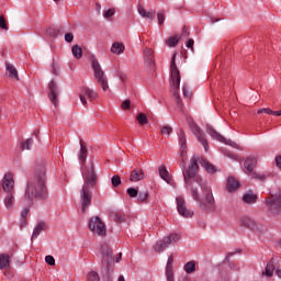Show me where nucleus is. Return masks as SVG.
<instances>
[{
  "instance_id": "f257e3e1",
  "label": "nucleus",
  "mask_w": 281,
  "mask_h": 281,
  "mask_svg": "<svg viewBox=\"0 0 281 281\" xmlns=\"http://www.w3.org/2000/svg\"><path fill=\"white\" fill-rule=\"evenodd\" d=\"M179 135V145H180V157L182 160V175L184 179L186 186H192V179L193 181H196V183L200 186L202 192L205 193V196L201 199V195L199 194V190L196 188H191V196L193 200H195L199 204L200 210H203V212H216V200H214V194L212 193V188L207 186V181H203V179L196 177V172H199V159L196 157H193L191 159V164L189 168L186 170V157H188V139L186 138V132L183 130H180Z\"/></svg>"
},
{
  "instance_id": "f03ea898",
  "label": "nucleus",
  "mask_w": 281,
  "mask_h": 281,
  "mask_svg": "<svg viewBox=\"0 0 281 281\" xmlns=\"http://www.w3.org/2000/svg\"><path fill=\"white\" fill-rule=\"evenodd\" d=\"M49 199V191L47 190V176L45 169L36 171L33 178L27 182L24 201L32 205L34 201H47Z\"/></svg>"
},
{
  "instance_id": "7ed1b4c3",
  "label": "nucleus",
  "mask_w": 281,
  "mask_h": 281,
  "mask_svg": "<svg viewBox=\"0 0 281 281\" xmlns=\"http://www.w3.org/2000/svg\"><path fill=\"white\" fill-rule=\"evenodd\" d=\"M95 186H98V175L95 173V167L91 164L83 173V186L80 190L81 212H87V207L91 205L93 199L91 190Z\"/></svg>"
},
{
  "instance_id": "20e7f679",
  "label": "nucleus",
  "mask_w": 281,
  "mask_h": 281,
  "mask_svg": "<svg viewBox=\"0 0 281 281\" xmlns=\"http://www.w3.org/2000/svg\"><path fill=\"white\" fill-rule=\"evenodd\" d=\"M177 54L175 53L171 57V64H170V87H171V93L173 98H176V102L178 106H183V103L181 102V97L179 95V87L181 85V75L179 72V68L177 67L176 63Z\"/></svg>"
},
{
  "instance_id": "39448f33",
  "label": "nucleus",
  "mask_w": 281,
  "mask_h": 281,
  "mask_svg": "<svg viewBox=\"0 0 281 281\" xmlns=\"http://www.w3.org/2000/svg\"><path fill=\"white\" fill-rule=\"evenodd\" d=\"M91 67L93 69L94 78L102 91H109V78H106V74H104L100 61H98L95 57L91 59Z\"/></svg>"
},
{
  "instance_id": "423d86ee",
  "label": "nucleus",
  "mask_w": 281,
  "mask_h": 281,
  "mask_svg": "<svg viewBox=\"0 0 281 281\" xmlns=\"http://www.w3.org/2000/svg\"><path fill=\"white\" fill-rule=\"evenodd\" d=\"M179 240H181V235L177 233H171L170 235L164 237L154 245V251H156L157 254H161V251L168 249L170 245H176V243H179Z\"/></svg>"
},
{
  "instance_id": "0eeeda50",
  "label": "nucleus",
  "mask_w": 281,
  "mask_h": 281,
  "mask_svg": "<svg viewBox=\"0 0 281 281\" xmlns=\"http://www.w3.org/2000/svg\"><path fill=\"white\" fill-rule=\"evenodd\" d=\"M89 229L92 234H97V236H105L106 235V225L99 216H93L89 220Z\"/></svg>"
},
{
  "instance_id": "6e6552de",
  "label": "nucleus",
  "mask_w": 281,
  "mask_h": 281,
  "mask_svg": "<svg viewBox=\"0 0 281 281\" xmlns=\"http://www.w3.org/2000/svg\"><path fill=\"white\" fill-rule=\"evenodd\" d=\"M190 130L192 131L193 135L196 139L202 144L205 153H207L210 146L207 145V139L205 138V133L201 131V127L196 125L194 122H189Z\"/></svg>"
},
{
  "instance_id": "1a4fd4ad",
  "label": "nucleus",
  "mask_w": 281,
  "mask_h": 281,
  "mask_svg": "<svg viewBox=\"0 0 281 281\" xmlns=\"http://www.w3.org/2000/svg\"><path fill=\"white\" fill-rule=\"evenodd\" d=\"M177 202V210L180 216H183V218H192L194 216V212L188 210V206H186V200L183 196L179 195L176 198Z\"/></svg>"
},
{
  "instance_id": "9d476101",
  "label": "nucleus",
  "mask_w": 281,
  "mask_h": 281,
  "mask_svg": "<svg viewBox=\"0 0 281 281\" xmlns=\"http://www.w3.org/2000/svg\"><path fill=\"white\" fill-rule=\"evenodd\" d=\"M143 58L145 67L150 71V74L155 72V53L150 48H145L143 52Z\"/></svg>"
},
{
  "instance_id": "9b49d317",
  "label": "nucleus",
  "mask_w": 281,
  "mask_h": 281,
  "mask_svg": "<svg viewBox=\"0 0 281 281\" xmlns=\"http://www.w3.org/2000/svg\"><path fill=\"white\" fill-rule=\"evenodd\" d=\"M206 131H207L209 135L212 137V139L222 142V144H226L227 146H232L233 148H238V144H236L229 139L227 140L225 137H223V135L218 134V132H216V130H214V127L207 125Z\"/></svg>"
},
{
  "instance_id": "f8f14e48",
  "label": "nucleus",
  "mask_w": 281,
  "mask_h": 281,
  "mask_svg": "<svg viewBox=\"0 0 281 281\" xmlns=\"http://www.w3.org/2000/svg\"><path fill=\"white\" fill-rule=\"evenodd\" d=\"M48 98L52 104H54V106H58V95H60V90L58 89V85H56V81H50L48 83Z\"/></svg>"
},
{
  "instance_id": "ddd939ff",
  "label": "nucleus",
  "mask_w": 281,
  "mask_h": 281,
  "mask_svg": "<svg viewBox=\"0 0 281 281\" xmlns=\"http://www.w3.org/2000/svg\"><path fill=\"white\" fill-rule=\"evenodd\" d=\"M87 98H89V100H95V98H98V92H95L94 90L83 87L81 88V92L79 93V98H80V102L81 104H83L85 106H87Z\"/></svg>"
},
{
  "instance_id": "4468645a",
  "label": "nucleus",
  "mask_w": 281,
  "mask_h": 281,
  "mask_svg": "<svg viewBox=\"0 0 281 281\" xmlns=\"http://www.w3.org/2000/svg\"><path fill=\"white\" fill-rule=\"evenodd\" d=\"M2 190L7 193L14 192V176L5 173L2 179Z\"/></svg>"
},
{
  "instance_id": "2eb2a0df",
  "label": "nucleus",
  "mask_w": 281,
  "mask_h": 281,
  "mask_svg": "<svg viewBox=\"0 0 281 281\" xmlns=\"http://www.w3.org/2000/svg\"><path fill=\"white\" fill-rule=\"evenodd\" d=\"M175 262V257L170 255L167 260V266H166V278L167 281H175V272L172 270V263Z\"/></svg>"
},
{
  "instance_id": "dca6fc26",
  "label": "nucleus",
  "mask_w": 281,
  "mask_h": 281,
  "mask_svg": "<svg viewBox=\"0 0 281 281\" xmlns=\"http://www.w3.org/2000/svg\"><path fill=\"white\" fill-rule=\"evenodd\" d=\"M240 225H243V227H247L248 229H251L252 232H258V224L251 217H241Z\"/></svg>"
},
{
  "instance_id": "f3484780",
  "label": "nucleus",
  "mask_w": 281,
  "mask_h": 281,
  "mask_svg": "<svg viewBox=\"0 0 281 281\" xmlns=\"http://www.w3.org/2000/svg\"><path fill=\"white\" fill-rule=\"evenodd\" d=\"M256 164H258V160H256V157H248L246 158V160L244 161V168H245V172L247 175H250V172H254V168H256Z\"/></svg>"
},
{
  "instance_id": "a211bd4d",
  "label": "nucleus",
  "mask_w": 281,
  "mask_h": 281,
  "mask_svg": "<svg viewBox=\"0 0 281 281\" xmlns=\"http://www.w3.org/2000/svg\"><path fill=\"white\" fill-rule=\"evenodd\" d=\"M240 188V182H238L234 177H228L226 182V190L228 192H236Z\"/></svg>"
},
{
  "instance_id": "6ab92c4d",
  "label": "nucleus",
  "mask_w": 281,
  "mask_h": 281,
  "mask_svg": "<svg viewBox=\"0 0 281 281\" xmlns=\"http://www.w3.org/2000/svg\"><path fill=\"white\" fill-rule=\"evenodd\" d=\"M244 203H247V205H252L258 201V194L254 193V191H248L243 195Z\"/></svg>"
},
{
  "instance_id": "aec40b11",
  "label": "nucleus",
  "mask_w": 281,
  "mask_h": 281,
  "mask_svg": "<svg viewBox=\"0 0 281 281\" xmlns=\"http://www.w3.org/2000/svg\"><path fill=\"white\" fill-rule=\"evenodd\" d=\"M146 176L144 175V170L142 169H134L131 172L130 181L136 183V181H142Z\"/></svg>"
},
{
  "instance_id": "412c9836",
  "label": "nucleus",
  "mask_w": 281,
  "mask_h": 281,
  "mask_svg": "<svg viewBox=\"0 0 281 281\" xmlns=\"http://www.w3.org/2000/svg\"><path fill=\"white\" fill-rule=\"evenodd\" d=\"M101 254L103 258H106L108 260H113V251L109 247V244L104 243L101 245Z\"/></svg>"
},
{
  "instance_id": "4be33fe9",
  "label": "nucleus",
  "mask_w": 281,
  "mask_h": 281,
  "mask_svg": "<svg viewBox=\"0 0 281 281\" xmlns=\"http://www.w3.org/2000/svg\"><path fill=\"white\" fill-rule=\"evenodd\" d=\"M138 14H140L143 19H148L149 21L155 19V11H146L143 5H138Z\"/></svg>"
},
{
  "instance_id": "5701e85b",
  "label": "nucleus",
  "mask_w": 281,
  "mask_h": 281,
  "mask_svg": "<svg viewBox=\"0 0 281 281\" xmlns=\"http://www.w3.org/2000/svg\"><path fill=\"white\" fill-rule=\"evenodd\" d=\"M44 229H45V222H40L33 229L31 240H36V238L41 236V232H43Z\"/></svg>"
},
{
  "instance_id": "b1692460",
  "label": "nucleus",
  "mask_w": 281,
  "mask_h": 281,
  "mask_svg": "<svg viewBox=\"0 0 281 281\" xmlns=\"http://www.w3.org/2000/svg\"><path fill=\"white\" fill-rule=\"evenodd\" d=\"M4 205L7 210H12V207H14V191L7 193L4 198Z\"/></svg>"
},
{
  "instance_id": "393cba45",
  "label": "nucleus",
  "mask_w": 281,
  "mask_h": 281,
  "mask_svg": "<svg viewBox=\"0 0 281 281\" xmlns=\"http://www.w3.org/2000/svg\"><path fill=\"white\" fill-rule=\"evenodd\" d=\"M200 164H201L202 168H204L206 170V172H211V175H214V172H216V167H214V165L210 164V161H207V159L202 158L200 160Z\"/></svg>"
},
{
  "instance_id": "a878e982",
  "label": "nucleus",
  "mask_w": 281,
  "mask_h": 281,
  "mask_svg": "<svg viewBox=\"0 0 281 281\" xmlns=\"http://www.w3.org/2000/svg\"><path fill=\"white\" fill-rule=\"evenodd\" d=\"M7 71L9 74V78L19 80V71H16V68L13 65L7 64Z\"/></svg>"
},
{
  "instance_id": "bb28decb",
  "label": "nucleus",
  "mask_w": 281,
  "mask_h": 281,
  "mask_svg": "<svg viewBox=\"0 0 281 281\" xmlns=\"http://www.w3.org/2000/svg\"><path fill=\"white\" fill-rule=\"evenodd\" d=\"M103 280L104 281L113 280V270H111V266H109V263H106L105 267L103 268Z\"/></svg>"
},
{
  "instance_id": "cd10ccee",
  "label": "nucleus",
  "mask_w": 281,
  "mask_h": 281,
  "mask_svg": "<svg viewBox=\"0 0 281 281\" xmlns=\"http://www.w3.org/2000/svg\"><path fill=\"white\" fill-rule=\"evenodd\" d=\"M179 41H181V36L173 35L166 40L167 47H177L179 45Z\"/></svg>"
},
{
  "instance_id": "c85d7f7f",
  "label": "nucleus",
  "mask_w": 281,
  "mask_h": 281,
  "mask_svg": "<svg viewBox=\"0 0 281 281\" xmlns=\"http://www.w3.org/2000/svg\"><path fill=\"white\" fill-rule=\"evenodd\" d=\"M111 52L112 54H124V44L120 43V42H115L112 44L111 47Z\"/></svg>"
},
{
  "instance_id": "c756f323",
  "label": "nucleus",
  "mask_w": 281,
  "mask_h": 281,
  "mask_svg": "<svg viewBox=\"0 0 281 281\" xmlns=\"http://www.w3.org/2000/svg\"><path fill=\"white\" fill-rule=\"evenodd\" d=\"M10 267V256L8 255H0V269H8Z\"/></svg>"
},
{
  "instance_id": "7c9ffc66",
  "label": "nucleus",
  "mask_w": 281,
  "mask_h": 281,
  "mask_svg": "<svg viewBox=\"0 0 281 281\" xmlns=\"http://www.w3.org/2000/svg\"><path fill=\"white\" fill-rule=\"evenodd\" d=\"M183 270L186 273H194L196 271V262L195 261H189L184 265Z\"/></svg>"
},
{
  "instance_id": "2f4dec72",
  "label": "nucleus",
  "mask_w": 281,
  "mask_h": 281,
  "mask_svg": "<svg viewBox=\"0 0 281 281\" xmlns=\"http://www.w3.org/2000/svg\"><path fill=\"white\" fill-rule=\"evenodd\" d=\"M158 172L161 179H164V181H167V182L170 181V173L168 172V169H166V167L160 166L158 168Z\"/></svg>"
},
{
  "instance_id": "473e14b6",
  "label": "nucleus",
  "mask_w": 281,
  "mask_h": 281,
  "mask_svg": "<svg viewBox=\"0 0 281 281\" xmlns=\"http://www.w3.org/2000/svg\"><path fill=\"white\" fill-rule=\"evenodd\" d=\"M273 271H276V266L273 265V261H270L266 266L263 276H267L268 278H271V276H273Z\"/></svg>"
},
{
  "instance_id": "72a5a7b5",
  "label": "nucleus",
  "mask_w": 281,
  "mask_h": 281,
  "mask_svg": "<svg viewBox=\"0 0 281 281\" xmlns=\"http://www.w3.org/2000/svg\"><path fill=\"white\" fill-rule=\"evenodd\" d=\"M71 52L72 56L77 58V60H80V58H82V47H80L79 45H74Z\"/></svg>"
},
{
  "instance_id": "f704fd0d",
  "label": "nucleus",
  "mask_w": 281,
  "mask_h": 281,
  "mask_svg": "<svg viewBox=\"0 0 281 281\" xmlns=\"http://www.w3.org/2000/svg\"><path fill=\"white\" fill-rule=\"evenodd\" d=\"M79 160L81 161V164H85V161H87V147L82 144V140H80Z\"/></svg>"
},
{
  "instance_id": "c9c22d12",
  "label": "nucleus",
  "mask_w": 281,
  "mask_h": 281,
  "mask_svg": "<svg viewBox=\"0 0 281 281\" xmlns=\"http://www.w3.org/2000/svg\"><path fill=\"white\" fill-rule=\"evenodd\" d=\"M34 144V139L29 138L21 143L22 150H30L32 148V145Z\"/></svg>"
},
{
  "instance_id": "e433bc0d",
  "label": "nucleus",
  "mask_w": 281,
  "mask_h": 281,
  "mask_svg": "<svg viewBox=\"0 0 281 281\" xmlns=\"http://www.w3.org/2000/svg\"><path fill=\"white\" fill-rule=\"evenodd\" d=\"M251 179H257L258 181H265L267 176L265 173L252 171L249 173Z\"/></svg>"
},
{
  "instance_id": "4c0bfd02",
  "label": "nucleus",
  "mask_w": 281,
  "mask_h": 281,
  "mask_svg": "<svg viewBox=\"0 0 281 281\" xmlns=\"http://www.w3.org/2000/svg\"><path fill=\"white\" fill-rule=\"evenodd\" d=\"M111 184L113 188H120L122 186V178L120 176H113L111 178Z\"/></svg>"
},
{
  "instance_id": "58836bf2",
  "label": "nucleus",
  "mask_w": 281,
  "mask_h": 281,
  "mask_svg": "<svg viewBox=\"0 0 281 281\" xmlns=\"http://www.w3.org/2000/svg\"><path fill=\"white\" fill-rule=\"evenodd\" d=\"M137 122L140 124V126H144V125L148 124V117L146 116V114L139 113L137 115Z\"/></svg>"
},
{
  "instance_id": "ea45409f",
  "label": "nucleus",
  "mask_w": 281,
  "mask_h": 281,
  "mask_svg": "<svg viewBox=\"0 0 281 281\" xmlns=\"http://www.w3.org/2000/svg\"><path fill=\"white\" fill-rule=\"evenodd\" d=\"M46 34L47 36H50V38H56V36H58V31L56 27L50 26L46 30Z\"/></svg>"
},
{
  "instance_id": "a19ab883",
  "label": "nucleus",
  "mask_w": 281,
  "mask_h": 281,
  "mask_svg": "<svg viewBox=\"0 0 281 281\" xmlns=\"http://www.w3.org/2000/svg\"><path fill=\"white\" fill-rule=\"evenodd\" d=\"M137 200L140 202V203H144V201H147L148 200V192L147 191H142L137 194Z\"/></svg>"
},
{
  "instance_id": "79ce46f5",
  "label": "nucleus",
  "mask_w": 281,
  "mask_h": 281,
  "mask_svg": "<svg viewBox=\"0 0 281 281\" xmlns=\"http://www.w3.org/2000/svg\"><path fill=\"white\" fill-rule=\"evenodd\" d=\"M182 93H183L184 98H191L192 97V92L190 91V87H188V85L182 86Z\"/></svg>"
},
{
  "instance_id": "37998d69",
  "label": "nucleus",
  "mask_w": 281,
  "mask_h": 281,
  "mask_svg": "<svg viewBox=\"0 0 281 281\" xmlns=\"http://www.w3.org/2000/svg\"><path fill=\"white\" fill-rule=\"evenodd\" d=\"M88 281H100V276L98 272L92 271L88 274Z\"/></svg>"
},
{
  "instance_id": "c03bdc74",
  "label": "nucleus",
  "mask_w": 281,
  "mask_h": 281,
  "mask_svg": "<svg viewBox=\"0 0 281 281\" xmlns=\"http://www.w3.org/2000/svg\"><path fill=\"white\" fill-rule=\"evenodd\" d=\"M127 194L132 199H135V198H137V194H139V191L137 189H135V188H128L127 189Z\"/></svg>"
},
{
  "instance_id": "a18cd8bd",
  "label": "nucleus",
  "mask_w": 281,
  "mask_h": 281,
  "mask_svg": "<svg viewBox=\"0 0 281 281\" xmlns=\"http://www.w3.org/2000/svg\"><path fill=\"white\" fill-rule=\"evenodd\" d=\"M161 135H170L172 133V127L170 125H165L160 130Z\"/></svg>"
},
{
  "instance_id": "49530a36",
  "label": "nucleus",
  "mask_w": 281,
  "mask_h": 281,
  "mask_svg": "<svg viewBox=\"0 0 281 281\" xmlns=\"http://www.w3.org/2000/svg\"><path fill=\"white\" fill-rule=\"evenodd\" d=\"M45 262H46V265L54 267V265H56V259H54V257L52 255H47L45 257Z\"/></svg>"
},
{
  "instance_id": "de8ad7c7",
  "label": "nucleus",
  "mask_w": 281,
  "mask_h": 281,
  "mask_svg": "<svg viewBox=\"0 0 281 281\" xmlns=\"http://www.w3.org/2000/svg\"><path fill=\"white\" fill-rule=\"evenodd\" d=\"M257 113H267V115H276V111L269 109V108H263L257 111Z\"/></svg>"
},
{
  "instance_id": "09e8293b",
  "label": "nucleus",
  "mask_w": 281,
  "mask_h": 281,
  "mask_svg": "<svg viewBox=\"0 0 281 281\" xmlns=\"http://www.w3.org/2000/svg\"><path fill=\"white\" fill-rule=\"evenodd\" d=\"M115 15V9H108L103 12L104 19H111V16Z\"/></svg>"
},
{
  "instance_id": "8fccbe9b",
  "label": "nucleus",
  "mask_w": 281,
  "mask_h": 281,
  "mask_svg": "<svg viewBox=\"0 0 281 281\" xmlns=\"http://www.w3.org/2000/svg\"><path fill=\"white\" fill-rule=\"evenodd\" d=\"M0 29L8 31V24L5 23V18L3 15L0 16Z\"/></svg>"
},
{
  "instance_id": "3c124183",
  "label": "nucleus",
  "mask_w": 281,
  "mask_h": 281,
  "mask_svg": "<svg viewBox=\"0 0 281 281\" xmlns=\"http://www.w3.org/2000/svg\"><path fill=\"white\" fill-rule=\"evenodd\" d=\"M65 41L66 43H74V33H66Z\"/></svg>"
},
{
  "instance_id": "603ef678",
  "label": "nucleus",
  "mask_w": 281,
  "mask_h": 281,
  "mask_svg": "<svg viewBox=\"0 0 281 281\" xmlns=\"http://www.w3.org/2000/svg\"><path fill=\"white\" fill-rule=\"evenodd\" d=\"M121 109H123V110L131 109V100L127 99V100L123 101L121 104Z\"/></svg>"
},
{
  "instance_id": "864d4df0",
  "label": "nucleus",
  "mask_w": 281,
  "mask_h": 281,
  "mask_svg": "<svg viewBox=\"0 0 281 281\" xmlns=\"http://www.w3.org/2000/svg\"><path fill=\"white\" fill-rule=\"evenodd\" d=\"M30 214V206L25 207L22 212H21V218H25L27 220V215Z\"/></svg>"
},
{
  "instance_id": "5fc2aeb1",
  "label": "nucleus",
  "mask_w": 281,
  "mask_h": 281,
  "mask_svg": "<svg viewBox=\"0 0 281 281\" xmlns=\"http://www.w3.org/2000/svg\"><path fill=\"white\" fill-rule=\"evenodd\" d=\"M187 47H188V49H191V52H194V40L190 38L187 42Z\"/></svg>"
},
{
  "instance_id": "6e6d98bb",
  "label": "nucleus",
  "mask_w": 281,
  "mask_h": 281,
  "mask_svg": "<svg viewBox=\"0 0 281 281\" xmlns=\"http://www.w3.org/2000/svg\"><path fill=\"white\" fill-rule=\"evenodd\" d=\"M165 16L164 13H158V25H164Z\"/></svg>"
},
{
  "instance_id": "4d7b16f0",
  "label": "nucleus",
  "mask_w": 281,
  "mask_h": 281,
  "mask_svg": "<svg viewBox=\"0 0 281 281\" xmlns=\"http://www.w3.org/2000/svg\"><path fill=\"white\" fill-rule=\"evenodd\" d=\"M27 225V220L21 217V221H20V227L21 229H23V227H25Z\"/></svg>"
},
{
  "instance_id": "13d9d810",
  "label": "nucleus",
  "mask_w": 281,
  "mask_h": 281,
  "mask_svg": "<svg viewBox=\"0 0 281 281\" xmlns=\"http://www.w3.org/2000/svg\"><path fill=\"white\" fill-rule=\"evenodd\" d=\"M276 164H277V167L281 169V156H278L276 158Z\"/></svg>"
},
{
  "instance_id": "bf43d9fd",
  "label": "nucleus",
  "mask_w": 281,
  "mask_h": 281,
  "mask_svg": "<svg viewBox=\"0 0 281 281\" xmlns=\"http://www.w3.org/2000/svg\"><path fill=\"white\" fill-rule=\"evenodd\" d=\"M182 36H190V32H188V27H183L182 30Z\"/></svg>"
},
{
  "instance_id": "052dcab7",
  "label": "nucleus",
  "mask_w": 281,
  "mask_h": 281,
  "mask_svg": "<svg viewBox=\"0 0 281 281\" xmlns=\"http://www.w3.org/2000/svg\"><path fill=\"white\" fill-rule=\"evenodd\" d=\"M119 77L121 78V80L124 82L125 80H126V78H127V76H126V74H124V72H121L120 75H119Z\"/></svg>"
},
{
  "instance_id": "680f3d73",
  "label": "nucleus",
  "mask_w": 281,
  "mask_h": 281,
  "mask_svg": "<svg viewBox=\"0 0 281 281\" xmlns=\"http://www.w3.org/2000/svg\"><path fill=\"white\" fill-rule=\"evenodd\" d=\"M53 74H54L55 76H58V70L56 69V66H55V65H53Z\"/></svg>"
},
{
  "instance_id": "e2e57ef3",
  "label": "nucleus",
  "mask_w": 281,
  "mask_h": 281,
  "mask_svg": "<svg viewBox=\"0 0 281 281\" xmlns=\"http://www.w3.org/2000/svg\"><path fill=\"white\" fill-rule=\"evenodd\" d=\"M276 276H278V278L281 279V269H278V270L276 271Z\"/></svg>"
},
{
  "instance_id": "0e129e2a",
  "label": "nucleus",
  "mask_w": 281,
  "mask_h": 281,
  "mask_svg": "<svg viewBox=\"0 0 281 281\" xmlns=\"http://www.w3.org/2000/svg\"><path fill=\"white\" fill-rule=\"evenodd\" d=\"M120 260H122V254H119V256L116 257V262H120Z\"/></svg>"
},
{
  "instance_id": "69168bd1",
  "label": "nucleus",
  "mask_w": 281,
  "mask_h": 281,
  "mask_svg": "<svg viewBox=\"0 0 281 281\" xmlns=\"http://www.w3.org/2000/svg\"><path fill=\"white\" fill-rule=\"evenodd\" d=\"M274 115H277L278 117H280V115H281V110H280V111H274Z\"/></svg>"
},
{
  "instance_id": "338daca9",
  "label": "nucleus",
  "mask_w": 281,
  "mask_h": 281,
  "mask_svg": "<svg viewBox=\"0 0 281 281\" xmlns=\"http://www.w3.org/2000/svg\"><path fill=\"white\" fill-rule=\"evenodd\" d=\"M117 281H126V280L124 279V276H120Z\"/></svg>"
},
{
  "instance_id": "774afa93",
  "label": "nucleus",
  "mask_w": 281,
  "mask_h": 281,
  "mask_svg": "<svg viewBox=\"0 0 281 281\" xmlns=\"http://www.w3.org/2000/svg\"><path fill=\"white\" fill-rule=\"evenodd\" d=\"M233 255H234L233 252L228 254V255L226 256V260H229V258H232Z\"/></svg>"
}]
</instances>
